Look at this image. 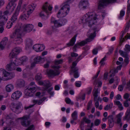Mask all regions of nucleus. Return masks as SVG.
Masks as SVG:
<instances>
[{"instance_id":"1","label":"nucleus","mask_w":130,"mask_h":130,"mask_svg":"<svg viewBox=\"0 0 130 130\" xmlns=\"http://www.w3.org/2000/svg\"><path fill=\"white\" fill-rule=\"evenodd\" d=\"M98 15L94 12H88L85 14L81 19V22L83 24L88 23L90 26L96 23Z\"/></svg>"},{"instance_id":"2","label":"nucleus","mask_w":130,"mask_h":130,"mask_svg":"<svg viewBox=\"0 0 130 130\" xmlns=\"http://www.w3.org/2000/svg\"><path fill=\"white\" fill-rule=\"evenodd\" d=\"M74 0H68L64 3L62 7L58 12L57 16L58 18L65 17L69 13L70 7L69 4L73 2Z\"/></svg>"},{"instance_id":"3","label":"nucleus","mask_w":130,"mask_h":130,"mask_svg":"<svg viewBox=\"0 0 130 130\" xmlns=\"http://www.w3.org/2000/svg\"><path fill=\"white\" fill-rule=\"evenodd\" d=\"M99 30V29L96 27H94L93 29L89 30V32L93 31V33H91L89 36V38L83 41L78 43L79 45L80 46H83L87 44L88 42H90L91 41V40L93 39L96 36V34Z\"/></svg>"},{"instance_id":"4","label":"nucleus","mask_w":130,"mask_h":130,"mask_svg":"<svg viewBox=\"0 0 130 130\" xmlns=\"http://www.w3.org/2000/svg\"><path fill=\"white\" fill-rule=\"evenodd\" d=\"M116 0H99L98 4L99 9L104 8L105 7L109 4L114 3Z\"/></svg>"},{"instance_id":"5","label":"nucleus","mask_w":130,"mask_h":130,"mask_svg":"<svg viewBox=\"0 0 130 130\" xmlns=\"http://www.w3.org/2000/svg\"><path fill=\"white\" fill-rule=\"evenodd\" d=\"M36 91V87H35L27 88L25 91V95L27 96H31Z\"/></svg>"},{"instance_id":"6","label":"nucleus","mask_w":130,"mask_h":130,"mask_svg":"<svg viewBox=\"0 0 130 130\" xmlns=\"http://www.w3.org/2000/svg\"><path fill=\"white\" fill-rule=\"evenodd\" d=\"M13 107V108H11L12 110L16 112L17 114L21 112L22 111L23 108H21L22 105L18 103L14 105L13 104H11Z\"/></svg>"},{"instance_id":"7","label":"nucleus","mask_w":130,"mask_h":130,"mask_svg":"<svg viewBox=\"0 0 130 130\" xmlns=\"http://www.w3.org/2000/svg\"><path fill=\"white\" fill-rule=\"evenodd\" d=\"M28 117L27 116H24L18 119H21V125L24 127H27L29 125L30 121L28 120Z\"/></svg>"},{"instance_id":"8","label":"nucleus","mask_w":130,"mask_h":130,"mask_svg":"<svg viewBox=\"0 0 130 130\" xmlns=\"http://www.w3.org/2000/svg\"><path fill=\"white\" fill-rule=\"evenodd\" d=\"M20 27H21V30H23V31L26 32H29L32 30L34 28V26L31 24H25L23 26V29H22V28L21 27H18L20 28Z\"/></svg>"},{"instance_id":"9","label":"nucleus","mask_w":130,"mask_h":130,"mask_svg":"<svg viewBox=\"0 0 130 130\" xmlns=\"http://www.w3.org/2000/svg\"><path fill=\"white\" fill-rule=\"evenodd\" d=\"M60 20V19L56 20L54 18L52 17L51 19V22L53 23L54 26L56 27H58L62 26Z\"/></svg>"},{"instance_id":"10","label":"nucleus","mask_w":130,"mask_h":130,"mask_svg":"<svg viewBox=\"0 0 130 130\" xmlns=\"http://www.w3.org/2000/svg\"><path fill=\"white\" fill-rule=\"evenodd\" d=\"M119 53L122 56L125 58L124 60V62L126 63L127 64L129 62V55L128 53L126 52H123L122 50H119Z\"/></svg>"},{"instance_id":"11","label":"nucleus","mask_w":130,"mask_h":130,"mask_svg":"<svg viewBox=\"0 0 130 130\" xmlns=\"http://www.w3.org/2000/svg\"><path fill=\"white\" fill-rule=\"evenodd\" d=\"M45 48L44 45H40V44H35L33 47V49L37 52L42 51Z\"/></svg>"},{"instance_id":"12","label":"nucleus","mask_w":130,"mask_h":130,"mask_svg":"<svg viewBox=\"0 0 130 130\" xmlns=\"http://www.w3.org/2000/svg\"><path fill=\"white\" fill-rule=\"evenodd\" d=\"M47 73L49 76H54L56 75H58L60 73L58 70H54L50 69L47 71Z\"/></svg>"},{"instance_id":"13","label":"nucleus","mask_w":130,"mask_h":130,"mask_svg":"<svg viewBox=\"0 0 130 130\" xmlns=\"http://www.w3.org/2000/svg\"><path fill=\"white\" fill-rule=\"evenodd\" d=\"M22 32L23 30H21V27H18L15 30V32L11 35L10 37L12 39L14 38L15 39L16 38V36H18L19 33Z\"/></svg>"},{"instance_id":"14","label":"nucleus","mask_w":130,"mask_h":130,"mask_svg":"<svg viewBox=\"0 0 130 130\" xmlns=\"http://www.w3.org/2000/svg\"><path fill=\"white\" fill-rule=\"evenodd\" d=\"M22 92L20 91H17L14 92L12 94L11 97L14 99H19L21 95Z\"/></svg>"},{"instance_id":"15","label":"nucleus","mask_w":130,"mask_h":130,"mask_svg":"<svg viewBox=\"0 0 130 130\" xmlns=\"http://www.w3.org/2000/svg\"><path fill=\"white\" fill-rule=\"evenodd\" d=\"M6 68L8 71H11L15 70L16 67L12 61L7 65Z\"/></svg>"},{"instance_id":"16","label":"nucleus","mask_w":130,"mask_h":130,"mask_svg":"<svg viewBox=\"0 0 130 130\" xmlns=\"http://www.w3.org/2000/svg\"><path fill=\"white\" fill-rule=\"evenodd\" d=\"M108 124L110 128L114 126L113 117L112 115H110L108 117Z\"/></svg>"},{"instance_id":"17","label":"nucleus","mask_w":130,"mask_h":130,"mask_svg":"<svg viewBox=\"0 0 130 130\" xmlns=\"http://www.w3.org/2000/svg\"><path fill=\"white\" fill-rule=\"evenodd\" d=\"M22 32H20L18 36H16V38L14 39V41L18 44H20L23 41L22 38Z\"/></svg>"},{"instance_id":"18","label":"nucleus","mask_w":130,"mask_h":130,"mask_svg":"<svg viewBox=\"0 0 130 130\" xmlns=\"http://www.w3.org/2000/svg\"><path fill=\"white\" fill-rule=\"evenodd\" d=\"M35 7L34 4L28 5L26 9L27 13H28V14H30L33 12Z\"/></svg>"},{"instance_id":"19","label":"nucleus","mask_w":130,"mask_h":130,"mask_svg":"<svg viewBox=\"0 0 130 130\" xmlns=\"http://www.w3.org/2000/svg\"><path fill=\"white\" fill-rule=\"evenodd\" d=\"M19 11H16L11 18L10 21L14 23L17 19V16L19 14Z\"/></svg>"},{"instance_id":"20","label":"nucleus","mask_w":130,"mask_h":130,"mask_svg":"<svg viewBox=\"0 0 130 130\" xmlns=\"http://www.w3.org/2000/svg\"><path fill=\"white\" fill-rule=\"evenodd\" d=\"M88 4V2L85 1H81L79 3V7L85 9Z\"/></svg>"},{"instance_id":"21","label":"nucleus","mask_w":130,"mask_h":130,"mask_svg":"<svg viewBox=\"0 0 130 130\" xmlns=\"http://www.w3.org/2000/svg\"><path fill=\"white\" fill-rule=\"evenodd\" d=\"M71 72L70 73V74H71L73 72L74 73V77L75 78H77L78 77L79 75L78 73V69L76 67H74V68H73L72 69H71Z\"/></svg>"},{"instance_id":"22","label":"nucleus","mask_w":130,"mask_h":130,"mask_svg":"<svg viewBox=\"0 0 130 130\" xmlns=\"http://www.w3.org/2000/svg\"><path fill=\"white\" fill-rule=\"evenodd\" d=\"M77 36V35L76 34L71 39L70 42L67 44L68 46H72L74 44L76 41V38Z\"/></svg>"},{"instance_id":"23","label":"nucleus","mask_w":130,"mask_h":130,"mask_svg":"<svg viewBox=\"0 0 130 130\" xmlns=\"http://www.w3.org/2000/svg\"><path fill=\"white\" fill-rule=\"evenodd\" d=\"M123 119L128 121L130 120V108L127 109Z\"/></svg>"},{"instance_id":"24","label":"nucleus","mask_w":130,"mask_h":130,"mask_svg":"<svg viewBox=\"0 0 130 130\" xmlns=\"http://www.w3.org/2000/svg\"><path fill=\"white\" fill-rule=\"evenodd\" d=\"M42 59L40 56L36 57L34 59V62L31 64V67H33L35 66V64L39 62Z\"/></svg>"},{"instance_id":"25","label":"nucleus","mask_w":130,"mask_h":130,"mask_svg":"<svg viewBox=\"0 0 130 130\" xmlns=\"http://www.w3.org/2000/svg\"><path fill=\"white\" fill-rule=\"evenodd\" d=\"M116 117L117 118L116 123L120 124V127H121L122 123H121V116L120 113H119L116 116Z\"/></svg>"},{"instance_id":"26","label":"nucleus","mask_w":130,"mask_h":130,"mask_svg":"<svg viewBox=\"0 0 130 130\" xmlns=\"http://www.w3.org/2000/svg\"><path fill=\"white\" fill-rule=\"evenodd\" d=\"M25 82L22 79H19L17 82V85L18 87H21L24 86Z\"/></svg>"},{"instance_id":"27","label":"nucleus","mask_w":130,"mask_h":130,"mask_svg":"<svg viewBox=\"0 0 130 130\" xmlns=\"http://www.w3.org/2000/svg\"><path fill=\"white\" fill-rule=\"evenodd\" d=\"M29 14H28L26 11L24 12L23 13L21 16L20 17L23 20H27L29 17Z\"/></svg>"},{"instance_id":"28","label":"nucleus","mask_w":130,"mask_h":130,"mask_svg":"<svg viewBox=\"0 0 130 130\" xmlns=\"http://www.w3.org/2000/svg\"><path fill=\"white\" fill-rule=\"evenodd\" d=\"M114 102L115 105H117L118 106L120 110H121L123 109V108L122 106V104L119 101H115Z\"/></svg>"},{"instance_id":"29","label":"nucleus","mask_w":130,"mask_h":130,"mask_svg":"<svg viewBox=\"0 0 130 130\" xmlns=\"http://www.w3.org/2000/svg\"><path fill=\"white\" fill-rule=\"evenodd\" d=\"M14 87L11 84H9L7 85L6 87V90L7 92H10L13 89Z\"/></svg>"},{"instance_id":"30","label":"nucleus","mask_w":130,"mask_h":130,"mask_svg":"<svg viewBox=\"0 0 130 130\" xmlns=\"http://www.w3.org/2000/svg\"><path fill=\"white\" fill-rule=\"evenodd\" d=\"M26 46L29 48L32 45V41L29 38H28L26 40Z\"/></svg>"},{"instance_id":"31","label":"nucleus","mask_w":130,"mask_h":130,"mask_svg":"<svg viewBox=\"0 0 130 130\" xmlns=\"http://www.w3.org/2000/svg\"><path fill=\"white\" fill-rule=\"evenodd\" d=\"M81 55L78 56V57L76 59V60L72 63V66L71 67V69L74 68L76 66L77 62L81 59Z\"/></svg>"},{"instance_id":"32","label":"nucleus","mask_w":130,"mask_h":130,"mask_svg":"<svg viewBox=\"0 0 130 130\" xmlns=\"http://www.w3.org/2000/svg\"><path fill=\"white\" fill-rule=\"evenodd\" d=\"M13 63L15 66L20 65L22 64V62L21 60L17 58H15Z\"/></svg>"},{"instance_id":"33","label":"nucleus","mask_w":130,"mask_h":130,"mask_svg":"<svg viewBox=\"0 0 130 130\" xmlns=\"http://www.w3.org/2000/svg\"><path fill=\"white\" fill-rule=\"evenodd\" d=\"M71 117L74 120H77V113L76 111H74L72 114Z\"/></svg>"},{"instance_id":"34","label":"nucleus","mask_w":130,"mask_h":130,"mask_svg":"<svg viewBox=\"0 0 130 130\" xmlns=\"http://www.w3.org/2000/svg\"><path fill=\"white\" fill-rule=\"evenodd\" d=\"M21 51V49L18 47H15L12 50V51L15 53L16 55H17Z\"/></svg>"},{"instance_id":"35","label":"nucleus","mask_w":130,"mask_h":130,"mask_svg":"<svg viewBox=\"0 0 130 130\" xmlns=\"http://www.w3.org/2000/svg\"><path fill=\"white\" fill-rule=\"evenodd\" d=\"M47 3H48L47 2H46L42 7V10L47 13H48V12L47 8L48 7V5H47Z\"/></svg>"},{"instance_id":"36","label":"nucleus","mask_w":130,"mask_h":130,"mask_svg":"<svg viewBox=\"0 0 130 130\" xmlns=\"http://www.w3.org/2000/svg\"><path fill=\"white\" fill-rule=\"evenodd\" d=\"M126 32H125L124 31H122L121 32V34H122L120 38V43L123 42L125 39V37L123 38L124 34H125Z\"/></svg>"},{"instance_id":"37","label":"nucleus","mask_w":130,"mask_h":130,"mask_svg":"<svg viewBox=\"0 0 130 130\" xmlns=\"http://www.w3.org/2000/svg\"><path fill=\"white\" fill-rule=\"evenodd\" d=\"M8 41V39L7 37H5L2 39V41L1 42V44H3V45H6Z\"/></svg>"},{"instance_id":"38","label":"nucleus","mask_w":130,"mask_h":130,"mask_svg":"<svg viewBox=\"0 0 130 130\" xmlns=\"http://www.w3.org/2000/svg\"><path fill=\"white\" fill-rule=\"evenodd\" d=\"M38 102V100H32V102L34 103V104L31 105L28 107H25V109L26 110L29 108L32 107L35 104L37 103Z\"/></svg>"},{"instance_id":"39","label":"nucleus","mask_w":130,"mask_h":130,"mask_svg":"<svg viewBox=\"0 0 130 130\" xmlns=\"http://www.w3.org/2000/svg\"><path fill=\"white\" fill-rule=\"evenodd\" d=\"M16 55V54L12 51V52L10 53L9 57L10 59L14 58L15 57Z\"/></svg>"},{"instance_id":"40","label":"nucleus","mask_w":130,"mask_h":130,"mask_svg":"<svg viewBox=\"0 0 130 130\" xmlns=\"http://www.w3.org/2000/svg\"><path fill=\"white\" fill-rule=\"evenodd\" d=\"M112 104L107 105L105 106L104 109L106 110H108L109 109L111 108L112 107Z\"/></svg>"},{"instance_id":"41","label":"nucleus","mask_w":130,"mask_h":130,"mask_svg":"<svg viewBox=\"0 0 130 130\" xmlns=\"http://www.w3.org/2000/svg\"><path fill=\"white\" fill-rule=\"evenodd\" d=\"M15 74L14 73H9L8 75L7 79H10L14 77Z\"/></svg>"},{"instance_id":"42","label":"nucleus","mask_w":130,"mask_h":130,"mask_svg":"<svg viewBox=\"0 0 130 130\" xmlns=\"http://www.w3.org/2000/svg\"><path fill=\"white\" fill-rule=\"evenodd\" d=\"M35 79L37 81L41 79L42 78V76L41 74L38 73L35 76Z\"/></svg>"},{"instance_id":"43","label":"nucleus","mask_w":130,"mask_h":130,"mask_svg":"<svg viewBox=\"0 0 130 130\" xmlns=\"http://www.w3.org/2000/svg\"><path fill=\"white\" fill-rule=\"evenodd\" d=\"M101 121L100 119H95L94 122L95 125L96 126H98L101 123Z\"/></svg>"},{"instance_id":"44","label":"nucleus","mask_w":130,"mask_h":130,"mask_svg":"<svg viewBox=\"0 0 130 130\" xmlns=\"http://www.w3.org/2000/svg\"><path fill=\"white\" fill-rule=\"evenodd\" d=\"M94 92L93 94V96H98V88L97 87H95L94 88Z\"/></svg>"},{"instance_id":"45","label":"nucleus","mask_w":130,"mask_h":130,"mask_svg":"<svg viewBox=\"0 0 130 130\" xmlns=\"http://www.w3.org/2000/svg\"><path fill=\"white\" fill-rule=\"evenodd\" d=\"M83 120L87 124H89L91 122V120L87 119L86 117H85L83 118Z\"/></svg>"},{"instance_id":"46","label":"nucleus","mask_w":130,"mask_h":130,"mask_svg":"<svg viewBox=\"0 0 130 130\" xmlns=\"http://www.w3.org/2000/svg\"><path fill=\"white\" fill-rule=\"evenodd\" d=\"M20 60L22 62V64L23 62H26L27 61L28 59L27 58L26 56H24L21 58Z\"/></svg>"},{"instance_id":"47","label":"nucleus","mask_w":130,"mask_h":130,"mask_svg":"<svg viewBox=\"0 0 130 130\" xmlns=\"http://www.w3.org/2000/svg\"><path fill=\"white\" fill-rule=\"evenodd\" d=\"M63 61L62 59H60L59 60H56L55 61L54 63L55 65H57L62 63Z\"/></svg>"},{"instance_id":"48","label":"nucleus","mask_w":130,"mask_h":130,"mask_svg":"<svg viewBox=\"0 0 130 130\" xmlns=\"http://www.w3.org/2000/svg\"><path fill=\"white\" fill-rule=\"evenodd\" d=\"M61 23L62 24V26L64 25L67 21V20L66 19H60Z\"/></svg>"},{"instance_id":"49","label":"nucleus","mask_w":130,"mask_h":130,"mask_svg":"<svg viewBox=\"0 0 130 130\" xmlns=\"http://www.w3.org/2000/svg\"><path fill=\"white\" fill-rule=\"evenodd\" d=\"M124 51L126 52L130 51V45L126 44L125 46V48L124 49Z\"/></svg>"},{"instance_id":"50","label":"nucleus","mask_w":130,"mask_h":130,"mask_svg":"<svg viewBox=\"0 0 130 130\" xmlns=\"http://www.w3.org/2000/svg\"><path fill=\"white\" fill-rule=\"evenodd\" d=\"M65 101L67 104H70L72 105L73 103L71 102V101L70 99L68 98H66L65 99Z\"/></svg>"},{"instance_id":"51","label":"nucleus","mask_w":130,"mask_h":130,"mask_svg":"<svg viewBox=\"0 0 130 130\" xmlns=\"http://www.w3.org/2000/svg\"><path fill=\"white\" fill-rule=\"evenodd\" d=\"M13 23L11 22V21H9V22L7 23V25L6 26V27L8 28L9 29L12 26L13 24Z\"/></svg>"},{"instance_id":"52","label":"nucleus","mask_w":130,"mask_h":130,"mask_svg":"<svg viewBox=\"0 0 130 130\" xmlns=\"http://www.w3.org/2000/svg\"><path fill=\"white\" fill-rule=\"evenodd\" d=\"M125 12L123 10H121L120 14V16L119 18V19H121L124 15Z\"/></svg>"},{"instance_id":"53","label":"nucleus","mask_w":130,"mask_h":130,"mask_svg":"<svg viewBox=\"0 0 130 130\" xmlns=\"http://www.w3.org/2000/svg\"><path fill=\"white\" fill-rule=\"evenodd\" d=\"M50 84V83L48 80H46L44 81V86L46 87H48Z\"/></svg>"},{"instance_id":"54","label":"nucleus","mask_w":130,"mask_h":130,"mask_svg":"<svg viewBox=\"0 0 130 130\" xmlns=\"http://www.w3.org/2000/svg\"><path fill=\"white\" fill-rule=\"evenodd\" d=\"M106 56H105L102 59L100 62V63L101 64V65H104L105 63L104 62V61L106 60Z\"/></svg>"},{"instance_id":"55","label":"nucleus","mask_w":130,"mask_h":130,"mask_svg":"<svg viewBox=\"0 0 130 130\" xmlns=\"http://www.w3.org/2000/svg\"><path fill=\"white\" fill-rule=\"evenodd\" d=\"M128 100H126L125 101L123 102V105L125 107H128L129 105L128 103Z\"/></svg>"},{"instance_id":"56","label":"nucleus","mask_w":130,"mask_h":130,"mask_svg":"<svg viewBox=\"0 0 130 130\" xmlns=\"http://www.w3.org/2000/svg\"><path fill=\"white\" fill-rule=\"evenodd\" d=\"M1 18H2V20H3V19H4L3 21L4 22L7 20L8 17L7 15H4L2 17L1 16Z\"/></svg>"},{"instance_id":"57","label":"nucleus","mask_w":130,"mask_h":130,"mask_svg":"<svg viewBox=\"0 0 130 130\" xmlns=\"http://www.w3.org/2000/svg\"><path fill=\"white\" fill-rule=\"evenodd\" d=\"M129 97V94L127 93H125L123 95V98L124 99L128 100V99Z\"/></svg>"},{"instance_id":"58","label":"nucleus","mask_w":130,"mask_h":130,"mask_svg":"<svg viewBox=\"0 0 130 130\" xmlns=\"http://www.w3.org/2000/svg\"><path fill=\"white\" fill-rule=\"evenodd\" d=\"M79 46L80 45H79L78 43H76L73 47V51H76V48L79 47Z\"/></svg>"},{"instance_id":"59","label":"nucleus","mask_w":130,"mask_h":130,"mask_svg":"<svg viewBox=\"0 0 130 130\" xmlns=\"http://www.w3.org/2000/svg\"><path fill=\"white\" fill-rule=\"evenodd\" d=\"M92 89V88L91 87H89L87 89V94H88L89 95L91 93Z\"/></svg>"},{"instance_id":"60","label":"nucleus","mask_w":130,"mask_h":130,"mask_svg":"<svg viewBox=\"0 0 130 130\" xmlns=\"http://www.w3.org/2000/svg\"><path fill=\"white\" fill-rule=\"evenodd\" d=\"M92 103V101H89L88 103V105H87V109L88 110L89 109L91 108V106Z\"/></svg>"},{"instance_id":"61","label":"nucleus","mask_w":130,"mask_h":130,"mask_svg":"<svg viewBox=\"0 0 130 130\" xmlns=\"http://www.w3.org/2000/svg\"><path fill=\"white\" fill-rule=\"evenodd\" d=\"M98 48H96L94 49L92 51V53L93 54L96 55L97 54L98 52Z\"/></svg>"},{"instance_id":"62","label":"nucleus","mask_w":130,"mask_h":130,"mask_svg":"<svg viewBox=\"0 0 130 130\" xmlns=\"http://www.w3.org/2000/svg\"><path fill=\"white\" fill-rule=\"evenodd\" d=\"M51 61H47V63L44 65V67L45 68H48L49 67V64L50 63Z\"/></svg>"},{"instance_id":"63","label":"nucleus","mask_w":130,"mask_h":130,"mask_svg":"<svg viewBox=\"0 0 130 130\" xmlns=\"http://www.w3.org/2000/svg\"><path fill=\"white\" fill-rule=\"evenodd\" d=\"M9 72L4 71L3 75H4L3 76L5 77H6V79H7L8 75Z\"/></svg>"},{"instance_id":"64","label":"nucleus","mask_w":130,"mask_h":130,"mask_svg":"<svg viewBox=\"0 0 130 130\" xmlns=\"http://www.w3.org/2000/svg\"><path fill=\"white\" fill-rule=\"evenodd\" d=\"M78 54L74 53H72L71 54V56L72 57H76L78 56Z\"/></svg>"}]
</instances>
